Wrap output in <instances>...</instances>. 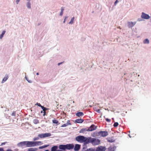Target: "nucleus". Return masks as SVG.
<instances>
[{"label":"nucleus","instance_id":"obj_42","mask_svg":"<svg viewBox=\"0 0 151 151\" xmlns=\"http://www.w3.org/2000/svg\"><path fill=\"white\" fill-rule=\"evenodd\" d=\"M67 18V17H65L64 20V22H63L64 23H65V21H66V18Z\"/></svg>","mask_w":151,"mask_h":151},{"label":"nucleus","instance_id":"obj_35","mask_svg":"<svg viewBox=\"0 0 151 151\" xmlns=\"http://www.w3.org/2000/svg\"><path fill=\"white\" fill-rule=\"evenodd\" d=\"M105 120H106V121L108 122H110L111 121V119L108 118L105 119Z\"/></svg>","mask_w":151,"mask_h":151},{"label":"nucleus","instance_id":"obj_57","mask_svg":"<svg viewBox=\"0 0 151 151\" xmlns=\"http://www.w3.org/2000/svg\"><path fill=\"white\" fill-rule=\"evenodd\" d=\"M42 112H43V111H41V113H42Z\"/></svg>","mask_w":151,"mask_h":151},{"label":"nucleus","instance_id":"obj_25","mask_svg":"<svg viewBox=\"0 0 151 151\" xmlns=\"http://www.w3.org/2000/svg\"><path fill=\"white\" fill-rule=\"evenodd\" d=\"M6 32V31L4 30L3 31L1 34L0 35V39H1L3 37L4 35Z\"/></svg>","mask_w":151,"mask_h":151},{"label":"nucleus","instance_id":"obj_12","mask_svg":"<svg viewBox=\"0 0 151 151\" xmlns=\"http://www.w3.org/2000/svg\"><path fill=\"white\" fill-rule=\"evenodd\" d=\"M71 124L70 122V121L69 120H68L67 123L66 124H64L61 126L62 127H65L68 126V125H70Z\"/></svg>","mask_w":151,"mask_h":151},{"label":"nucleus","instance_id":"obj_27","mask_svg":"<svg viewBox=\"0 0 151 151\" xmlns=\"http://www.w3.org/2000/svg\"><path fill=\"white\" fill-rule=\"evenodd\" d=\"M38 136L41 138H44V134H39Z\"/></svg>","mask_w":151,"mask_h":151},{"label":"nucleus","instance_id":"obj_9","mask_svg":"<svg viewBox=\"0 0 151 151\" xmlns=\"http://www.w3.org/2000/svg\"><path fill=\"white\" fill-rule=\"evenodd\" d=\"M136 24V22H128V27L129 28H131L133 27Z\"/></svg>","mask_w":151,"mask_h":151},{"label":"nucleus","instance_id":"obj_15","mask_svg":"<svg viewBox=\"0 0 151 151\" xmlns=\"http://www.w3.org/2000/svg\"><path fill=\"white\" fill-rule=\"evenodd\" d=\"M100 143V140L99 139L95 138V145H99Z\"/></svg>","mask_w":151,"mask_h":151},{"label":"nucleus","instance_id":"obj_30","mask_svg":"<svg viewBox=\"0 0 151 151\" xmlns=\"http://www.w3.org/2000/svg\"><path fill=\"white\" fill-rule=\"evenodd\" d=\"M119 125V123L117 122H115L113 125L114 127H116Z\"/></svg>","mask_w":151,"mask_h":151},{"label":"nucleus","instance_id":"obj_24","mask_svg":"<svg viewBox=\"0 0 151 151\" xmlns=\"http://www.w3.org/2000/svg\"><path fill=\"white\" fill-rule=\"evenodd\" d=\"M42 109H43V113H44V114L43 115L45 116V114L46 113V110L47 109V108L45 107H44L43 106H42L41 107Z\"/></svg>","mask_w":151,"mask_h":151},{"label":"nucleus","instance_id":"obj_17","mask_svg":"<svg viewBox=\"0 0 151 151\" xmlns=\"http://www.w3.org/2000/svg\"><path fill=\"white\" fill-rule=\"evenodd\" d=\"M83 113L82 112H77L76 114V115L78 117L83 116Z\"/></svg>","mask_w":151,"mask_h":151},{"label":"nucleus","instance_id":"obj_44","mask_svg":"<svg viewBox=\"0 0 151 151\" xmlns=\"http://www.w3.org/2000/svg\"><path fill=\"white\" fill-rule=\"evenodd\" d=\"M19 1H20V0H17L16 2H17V4H18V3Z\"/></svg>","mask_w":151,"mask_h":151},{"label":"nucleus","instance_id":"obj_38","mask_svg":"<svg viewBox=\"0 0 151 151\" xmlns=\"http://www.w3.org/2000/svg\"><path fill=\"white\" fill-rule=\"evenodd\" d=\"M26 80L29 82V83H32V81L30 80H29L26 77H25Z\"/></svg>","mask_w":151,"mask_h":151},{"label":"nucleus","instance_id":"obj_2","mask_svg":"<svg viewBox=\"0 0 151 151\" xmlns=\"http://www.w3.org/2000/svg\"><path fill=\"white\" fill-rule=\"evenodd\" d=\"M27 147H35L38 145H40L42 144L41 141H26Z\"/></svg>","mask_w":151,"mask_h":151},{"label":"nucleus","instance_id":"obj_22","mask_svg":"<svg viewBox=\"0 0 151 151\" xmlns=\"http://www.w3.org/2000/svg\"><path fill=\"white\" fill-rule=\"evenodd\" d=\"M44 138L50 137L51 135V134L50 133H47L44 134Z\"/></svg>","mask_w":151,"mask_h":151},{"label":"nucleus","instance_id":"obj_21","mask_svg":"<svg viewBox=\"0 0 151 151\" xmlns=\"http://www.w3.org/2000/svg\"><path fill=\"white\" fill-rule=\"evenodd\" d=\"M37 150V148H30L28 150V151H36Z\"/></svg>","mask_w":151,"mask_h":151},{"label":"nucleus","instance_id":"obj_31","mask_svg":"<svg viewBox=\"0 0 151 151\" xmlns=\"http://www.w3.org/2000/svg\"><path fill=\"white\" fill-rule=\"evenodd\" d=\"M52 122L53 123L56 124H57L58 123V120L55 119L53 120H52Z\"/></svg>","mask_w":151,"mask_h":151},{"label":"nucleus","instance_id":"obj_49","mask_svg":"<svg viewBox=\"0 0 151 151\" xmlns=\"http://www.w3.org/2000/svg\"><path fill=\"white\" fill-rule=\"evenodd\" d=\"M112 119L113 120V121H113V122H114V118H112Z\"/></svg>","mask_w":151,"mask_h":151},{"label":"nucleus","instance_id":"obj_58","mask_svg":"<svg viewBox=\"0 0 151 151\" xmlns=\"http://www.w3.org/2000/svg\"><path fill=\"white\" fill-rule=\"evenodd\" d=\"M130 74L132 75V73L131 74V73H130Z\"/></svg>","mask_w":151,"mask_h":151},{"label":"nucleus","instance_id":"obj_53","mask_svg":"<svg viewBox=\"0 0 151 151\" xmlns=\"http://www.w3.org/2000/svg\"><path fill=\"white\" fill-rule=\"evenodd\" d=\"M128 136H129L130 137H131V136H130V135L129 134L128 135Z\"/></svg>","mask_w":151,"mask_h":151},{"label":"nucleus","instance_id":"obj_5","mask_svg":"<svg viewBox=\"0 0 151 151\" xmlns=\"http://www.w3.org/2000/svg\"><path fill=\"white\" fill-rule=\"evenodd\" d=\"M141 17L143 19H148L150 18V16L148 14L142 12L141 15Z\"/></svg>","mask_w":151,"mask_h":151},{"label":"nucleus","instance_id":"obj_8","mask_svg":"<svg viewBox=\"0 0 151 151\" xmlns=\"http://www.w3.org/2000/svg\"><path fill=\"white\" fill-rule=\"evenodd\" d=\"M26 141L21 142L17 144V146L19 147H22L25 146L27 147Z\"/></svg>","mask_w":151,"mask_h":151},{"label":"nucleus","instance_id":"obj_32","mask_svg":"<svg viewBox=\"0 0 151 151\" xmlns=\"http://www.w3.org/2000/svg\"><path fill=\"white\" fill-rule=\"evenodd\" d=\"M100 109H95V111H96L98 113H100L101 111H100Z\"/></svg>","mask_w":151,"mask_h":151},{"label":"nucleus","instance_id":"obj_13","mask_svg":"<svg viewBox=\"0 0 151 151\" xmlns=\"http://www.w3.org/2000/svg\"><path fill=\"white\" fill-rule=\"evenodd\" d=\"M116 148L115 146H114L113 147L110 146L108 148V151H114L115 148Z\"/></svg>","mask_w":151,"mask_h":151},{"label":"nucleus","instance_id":"obj_55","mask_svg":"<svg viewBox=\"0 0 151 151\" xmlns=\"http://www.w3.org/2000/svg\"><path fill=\"white\" fill-rule=\"evenodd\" d=\"M127 74V73H125L124 74V75H126V74Z\"/></svg>","mask_w":151,"mask_h":151},{"label":"nucleus","instance_id":"obj_59","mask_svg":"<svg viewBox=\"0 0 151 151\" xmlns=\"http://www.w3.org/2000/svg\"><path fill=\"white\" fill-rule=\"evenodd\" d=\"M138 76H139V75H138Z\"/></svg>","mask_w":151,"mask_h":151},{"label":"nucleus","instance_id":"obj_4","mask_svg":"<svg viewBox=\"0 0 151 151\" xmlns=\"http://www.w3.org/2000/svg\"><path fill=\"white\" fill-rule=\"evenodd\" d=\"M94 130V125H92L88 129L85 128L82 129L80 131V132H83L85 131H91Z\"/></svg>","mask_w":151,"mask_h":151},{"label":"nucleus","instance_id":"obj_52","mask_svg":"<svg viewBox=\"0 0 151 151\" xmlns=\"http://www.w3.org/2000/svg\"><path fill=\"white\" fill-rule=\"evenodd\" d=\"M150 21H151V14H150Z\"/></svg>","mask_w":151,"mask_h":151},{"label":"nucleus","instance_id":"obj_16","mask_svg":"<svg viewBox=\"0 0 151 151\" xmlns=\"http://www.w3.org/2000/svg\"><path fill=\"white\" fill-rule=\"evenodd\" d=\"M83 120L82 119H76L75 122L76 123H81L83 122Z\"/></svg>","mask_w":151,"mask_h":151},{"label":"nucleus","instance_id":"obj_18","mask_svg":"<svg viewBox=\"0 0 151 151\" xmlns=\"http://www.w3.org/2000/svg\"><path fill=\"white\" fill-rule=\"evenodd\" d=\"M8 78V76L7 75L6 76L2 81L1 83H3L5 82Z\"/></svg>","mask_w":151,"mask_h":151},{"label":"nucleus","instance_id":"obj_41","mask_svg":"<svg viewBox=\"0 0 151 151\" xmlns=\"http://www.w3.org/2000/svg\"><path fill=\"white\" fill-rule=\"evenodd\" d=\"M0 151H4L3 148H0Z\"/></svg>","mask_w":151,"mask_h":151},{"label":"nucleus","instance_id":"obj_45","mask_svg":"<svg viewBox=\"0 0 151 151\" xmlns=\"http://www.w3.org/2000/svg\"><path fill=\"white\" fill-rule=\"evenodd\" d=\"M6 151H12L11 149H8L6 150Z\"/></svg>","mask_w":151,"mask_h":151},{"label":"nucleus","instance_id":"obj_56","mask_svg":"<svg viewBox=\"0 0 151 151\" xmlns=\"http://www.w3.org/2000/svg\"><path fill=\"white\" fill-rule=\"evenodd\" d=\"M27 1H28V2H29L30 0H27Z\"/></svg>","mask_w":151,"mask_h":151},{"label":"nucleus","instance_id":"obj_60","mask_svg":"<svg viewBox=\"0 0 151 151\" xmlns=\"http://www.w3.org/2000/svg\"><path fill=\"white\" fill-rule=\"evenodd\" d=\"M73 103H74V101H73Z\"/></svg>","mask_w":151,"mask_h":151},{"label":"nucleus","instance_id":"obj_29","mask_svg":"<svg viewBox=\"0 0 151 151\" xmlns=\"http://www.w3.org/2000/svg\"><path fill=\"white\" fill-rule=\"evenodd\" d=\"M74 19V17H72L71 18L70 21L69 22V24H72L73 23V21Z\"/></svg>","mask_w":151,"mask_h":151},{"label":"nucleus","instance_id":"obj_46","mask_svg":"<svg viewBox=\"0 0 151 151\" xmlns=\"http://www.w3.org/2000/svg\"><path fill=\"white\" fill-rule=\"evenodd\" d=\"M63 63V62H61V63H59L58 64V65H59L60 64H61L62 63Z\"/></svg>","mask_w":151,"mask_h":151},{"label":"nucleus","instance_id":"obj_19","mask_svg":"<svg viewBox=\"0 0 151 151\" xmlns=\"http://www.w3.org/2000/svg\"><path fill=\"white\" fill-rule=\"evenodd\" d=\"M58 146H55L52 147L51 149V151H56L58 149Z\"/></svg>","mask_w":151,"mask_h":151},{"label":"nucleus","instance_id":"obj_34","mask_svg":"<svg viewBox=\"0 0 151 151\" xmlns=\"http://www.w3.org/2000/svg\"><path fill=\"white\" fill-rule=\"evenodd\" d=\"M39 139V137L38 136V137H34L33 139V140L34 141H35V140H38Z\"/></svg>","mask_w":151,"mask_h":151},{"label":"nucleus","instance_id":"obj_36","mask_svg":"<svg viewBox=\"0 0 151 151\" xmlns=\"http://www.w3.org/2000/svg\"><path fill=\"white\" fill-rule=\"evenodd\" d=\"M16 112L15 111H13L12 114V116H15L16 115Z\"/></svg>","mask_w":151,"mask_h":151},{"label":"nucleus","instance_id":"obj_3","mask_svg":"<svg viewBox=\"0 0 151 151\" xmlns=\"http://www.w3.org/2000/svg\"><path fill=\"white\" fill-rule=\"evenodd\" d=\"M99 135L102 137H105L108 135V132L106 131H100L99 132H95V136Z\"/></svg>","mask_w":151,"mask_h":151},{"label":"nucleus","instance_id":"obj_37","mask_svg":"<svg viewBox=\"0 0 151 151\" xmlns=\"http://www.w3.org/2000/svg\"><path fill=\"white\" fill-rule=\"evenodd\" d=\"M119 1L118 0H116L114 3V5H116V4Z\"/></svg>","mask_w":151,"mask_h":151},{"label":"nucleus","instance_id":"obj_39","mask_svg":"<svg viewBox=\"0 0 151 151\" xmlns=\"http://www.w3.org/2000/svg\"><path fill=\"white\" fill-rule=\"evenodd\" d=\"M35 105H37L41 107L42 106L41 105L40 103H37L36 104H35Z\"/></svg>","mask_w":151,"mask_h":151},{"label":"nucleus","instance_id":"obj_1","mask_svg":"<svg viewBox=\"0 0 151 151\" xmlns=\"http://www.w3.org/2000/svg\"><path fill=\"white\" fill-rule=\"evenodd\" d=\"M76 140L80 143L84 142L85 144L89 143L90 141L89 139L83 136H78L76 137Z\"/></svg>","mask_w":151,"mask_h":151},{"label":"nucleus","instance_id":"obj_26","mask_svg":"<svg viewBox=\"0 0 151 151\" xmlns=\"http://www.w3.org/2000/svg\"><path fill=\"white\" fill-rule=\"evenodd\" d=\"M64 10V8L62 7L61 11L60 14V16H62L63 15Z\"/></svg>","mask_w":151,"mask_h":151},{"label":"nucleus","instance_id":"obj_28","mask_svg":"<svg viewBox=\"0 0 151 151\" xmlns=\"http://www.w3.org/2000/svg\"><path fill=\"white\" fill-rule=\"evenodd\" d=\"M27 7L29 9L31 8L30 4L29 2H27Z\"/></svg>","mask_w":151,"mask_h":151},{"label":"nucleus","instance_id":"obj_47","mask_svg":"<svg viewBox=\"0 0 151 151\" xmlns=\"http://www.w3.org/2000/svg\"><path fill=\"white\" fill-rule=\"evenodd\" d=\"M97 126L95 125V130L97 128Z\"/></svg>","mask_w":151,"mask_h":151},{"label":"nucleus","instance_id":"obj_48","mask_svg":"<svg viewBox=\"0 0 151 151\" xmlns=\"http://www.w3.org/2000/svg\"><path fill=\"white\" fill-rule=\"evenodd\" d=\"M5 144V143H2L1 145H4Z\"/></svg>","mask_w":151,"mask_h":151},{"label":"nucleus","instance_id":"obj_51","mask_svg":"<svg viewBox=\"0 0 151 151\" xmlns=\"http://www.w3.org/2000/svg\"><path fill=\"white\" fill-rule=\"evenodd\" d=\"M94 141V139H93V141Z\"/></svg>","mask_w":151,"mask_h":151},{"label":"nucleus","instance_id":"obj_33","mask_svg":"<svg viewBox=\"0 0 151 151\" xmlns=\"http://www.w3.org/2000/svg\"><path fill=\"white\" fill-rule=\"evenodd\" d=\"M48 146V145H44V146H42L41 147H39V149H42V148H45V147H47Z\"/></svg>","mask_w":151,"mask_h":151},{"label":"nucleus","instance_id":"obj_54","mask_svg":"<svg viewBox=\"0 0 151 151\" xmlns=\"http://www.w3.org/2000/svg\"><path fill=\"white\" fill-rule=\"evenodd\" d=\"M45 151H49V150H45Z\"/></svg>","mask_w":151,"mask_h":151},{"label":"nucleus","instance_id":"obj_40","mask_svg":"<svg viewBox=\"0 0 151 151\" xmlns=\"http://www.w3.org/2000/svg\"><path fill=\"white\" fill-rule=\"evenodd\" d=\"M86 151H94V150H93L91 149H87Z\"/></svg>","mask_w":151,"mask_h":151},{"label":"nucleus","instance_id":"obj_11","mask_svg":"<svg viewBox=\"0 0 151 151\" xmlns=\"http://www.w3.org/2000/svg\"><path fill=\"white\" fill-rule=\"evenodd\" d=\"M59 148L60 150H66V145H59Z\"/></svg>","mask_w":151,"mask_h":151},{"label":"nucleus","instance_id":"obj_43","mask_svg":"<svg viewBox=\"0 0 151 151\" xmlns=\"http://www.w3.org/2000/svg\"><path fill=\"white\" fill-rule=\"evenodd\" d=\"M142 20V19L140 18H138L137 19V21H141Z\"/></svg>","mask_w":151,"mask_h":151},{"label":"nucleus","instance_id":"obj_6","mask_svg":"<svg viewBox=\"0 0 151 151\" xmlns=\"http://www.w3.org/2000/svg\"><path fill=\"white\" fill-rule=\"evenodd\" d=\"M106 149L105 146H99L96 148V150H95V151H105Z\"/></svg>","mask_w":151,"mask_h":151},{"label":"nucleus","instance_id":"obj_10","mask_svg":"<svg viewBox=\"0 0 151 151\" xmlns=\"http://www.w3.org/2000/svg\"><path fill=\"white\" fill-rule=\"evenodd\" d=\"M81 145L79 144H76L74 147V150L75 151H78L80 149Z\"/></svg>","mask_w":151,"mask_h":151},{"label":"nucleus","instance_id":"obj_14","mask_svg":"<svg viewBox=\"0 0 151 151\" xmlns=\"http://www.w3.org/2000/svg\"><path fill=\"white\" fill-rule=\"evenodd\" d=\"M106 139L108 142H109L112 143L115 142V140L112 139V137H108Z\"/></svg>","mask_w":151,"mask_h":151},{"label":"nucleus","instance_id":"obj_50","mask_svg":"<svg viewBox=\"0 0 151 151\" xmlns=\"http://www.w3.org/2000/svg\"><path fill=\"white\" fill-rule=\"evenodd\" d=\"M36 74L37 75H39V73H37Z\"/></svg>","mask_w":151,"mask_h":151},{"label":"nucleus","instance_id":"obj_7","mask_svg":"<svg viewBox=\"0 0 151 151\" xmlns=\"http://www.w3.org/2000/svg\"><path fill=\"white\" fill-rule=\"evenodd\" d=\"M66 150H71L74 147V145L73 144H68L66 145Z\"/></svg>","mask_w":151,"mask_h":151},{"label":"nucleus","instance_id":"obj_23","mask_svg":"<svg viewBox=\"0 0 151 151\" xmlns=\"http://www.w3.org/2000/svg\"><path fill=\"white\" fill-rule=\"evenodd\" d=\"M42 109H43V113H44V114L43 115L45 116V114L46 113V110L47 109V108L45 107H44L43 106H42L41 107Z\"/></svg>","mask_w":151,"mask_h":151},{"label":"nucleus","instance_id":"obj_20","mask_svg":"<svg viewBox=\"0 0 151 151\" xmlns=\"http://www.w3.org/2000/svg\"><path fill=\"white\" fill-rule=\"evenodd\" d=\"M150 42L149 40L148 39H146L144 40L143 43L145 44H148Z\"/></svg>","mask_w":151,"mask_h":151}]
</instances>
